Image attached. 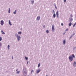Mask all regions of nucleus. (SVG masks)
I'll list each match as a JSON object with an SVG mask.
<instances>
[{
    "instance_id": "f257e3e1",
    "label": "nucleus",
    "mask_w": 76,
    "mask_h": 76,
    "mask_svg": "<svg viewBox=\"0 0 76 76\" xmlns=\"http://www.w3.org/2000/svg\"><path fill=\"white\" fill-rule=\"evenodd\" d=\"M40 19H41V16H39L37 17L36 18V20H40Z\"/></svg>"
},
{
    "instance_id": "f03ea898",
    "label": "nucleus",
    "mask_w": 76,
    "mask_h": 76,
    "mask_svg": "<svg viewBox=\"0 0 76 76\" xmlns=\"http://www.w3.org/2000/svg\"><path fill=\"white\" fill-rule=\"evenodd\" d=\"M15 35L16 37L17 38L18 41H19V36H18V35L17 34H16Z\"/></svg>"
},
{
    "instance_id": "7ed1b4c3",
    "label": "nucleus",
    "mask_w": 76,
    "mask_h": 76,
    "mask_svg": "<svg viewBox=\"0 0 76 76\" xmlns=\"http://www.w3.org/2000/svg\"><path fill=\"white\" fill-rule=\"evenodd\" d=\"M4 24V21L3 20H2L1 21V25L2 26H3Z\"/></svg>"
},
{
    "instance_id": "20e7f679",
    "label": "nucleus",
    "mask_w": 76,
    "mask_h": 76,
    "mask_svg": "<svg viewBox=\"0 0 76 76\" xmlns=\"http://www.w3.org/2000/svg\"><path fill=\"white\" fill-rule=\"evenodd\" d=\"M56 15L57 18H58V15L59 14H58V11H57L56 12Z\"/></svg>"
},
{
    "instance_id": "39448f33",
    "label": "nucleus",
    "mask_w": 76,
    "mask_h": 76,
    "mask_svg": "<svg viewBox=\"0 0 76 76\" xmlns=\"http://www.w3.org/2000/svg\"><path fill=\"white\" fill-rule=\"evenodd\" d=\"M52 30L53 31H54V25H52Z\"/></svg>"
},
{
    "instance_id": "423d86ee",
    "label": "nucleus",
    "mask_w": 76,
    "mask_h": 76,
    "mask_svg": "<svg viewBox=\"0 0 76 76\" xmlns=\"http://www.w3.org/2000/svg\"><path fill=\"white\" fill-rule=\"evenodd\" d=\"M63 44L64 45H65L66 44V40L65 39L63 41Z\"/></svg>"
},
{
    "instance_id": "0eeeda50",
    "label": "nucleus",
    "mask_w": 76,
    "mask_h": 76,
    "mask_svg": "<svg viewBox=\"0 0 76 76\" xmlns=\"http://www.w3.org/2000/svg\"><path fill=\"white\" fill-rule=\"evenodd\" d=\"M69 20L71 22H72V21H73V18H69Z\"/></svg>"
},
{
    "instance_id": "6e6552de",
    "label": "nucleus",
    "mask_w": 76,
    "mask_h": 76,
    "mask_svg": "<svg viewBox=\"0 0 76 76\" xmlns=\"http://www.w3.org/2000/svg\"><path fill=\"white\" fill-rule=\"evenodd\" d=\"M69 57H75V55L72 54V55L69 56Z\"/></svg>"
},
{
    "instance_id": "1a4fd4ad",
    "label": "nucleus",
    "mask_w": 76,
    "mask_h": 76,
    "mask_svg": "<svg viewBox=\"0 0 76 76\" xmlns=\"http://www.w3.org/2000/svg\"><path fill=\"white\" fill-rule=\"evenodd\" d=\"M1 32L2 33V34H3L4 35L5 34V33L3 31V30H1Z\"/></svg>"
},
{
    "instance_id": "9d476101",
    "label": "nucleus",
    "mask_w": 76,
    "mask_h": 76,
    "mask_svg": "<svg viewBox=\"0 0 76 76\" xmlns=\"http://www.w3.org/2000/svg\"><path fill=\"white\" fill-rule=\"evenodd\" d=\"M41 72V70L40 69H38L37 72V73H39V72Z\"/></svg>"
},
{
    "instance_id": "9b49d317",
    "label": "nucleus",
    "mask_w": 76,
    "mask_h": 76,
    "mask_svg": "<svg viewBox=\"0 0 76 76\" xmlns=\"http://www.w3.org/2000/svg\"><path fill=\"white\" fill-rule=\"evenodd\" d=\"M9 23L10 26H12V24L11 23V22H10V20H9Z\"/></svg>"
},
{
    "instance_id": "f8f14e48",
    "label": "nucleus",
    "mask_w": 76,
    "mask_h": 76,
    "mask_svg": "<svg viewBox=\"0 0 76 76\" xmlns=\"http://www.w3.org/2000/svg\"><path fill=\"white\" fill-rule=\"evenodd\" d=\"M69 59L71 61H73V57H69Z\"/></svg>"
},
{
    "instance_id": "ddd939ff",
    "label": "nucleus",
    "mask_w": 76,
    "mask_h": 76,
    "mask_svg": "<svg viewBox=\"0 0 76 76\" xmlns=\"http://www.w3.org/2000/svg\"><path fill=\"white\" fill-rule=\"evenodd\" d=\"M31 4H34V0H31Z\"/></svg>"
},
{
    "instance_id": "4468645a",
    "label": "nucleus",
    "mask_w": 76,
    "mask_h": 76,
    "mask_svg": "<svg viewBox=\"0 0 76 76\" xmlns=\"http://www.w3.org/2000/svg\"><path fill=\"white\" fill-rule=\"evenodd\" d=\"M56 14L55 13L53 14V17H54V18H56Z\"/></svg>"
},
{
    "instance_id": "2eb2a0df",
    "label": "nucleus",
    "mask_w": 76,
    "mask_h": 76,
    "mask_svg": "<svg viewBox=\"0 0 76 76\" xmlns=\"http://www.w3.org/2000/svg\"><path fill=\"white\" fill-rule=\"evenodd\" d=\"M73 66H76V62H75V61L74 62V64H73Z\"/></svg>"
},
{
    "instance_id": "dca6fc26",
    "label": "nucleus",
    "mask_w": 76,
    "mask_h": 76,
    "mask_svg": "<svg viewBox=\"0 0 76 76\" xmlns=\"http://www.w3.org/2000/svg\"><path fill=\"white\" fill-rule=\"evenodd\" d=\"M8 13H10V8L9 9Z\"/></svg>"
},
{
    "instance_id": "f3484780",
    "label": "nucleus",
    "mask_w": 76,
    "mask_h": 76,
    "mask_svg": "<svg viewBox=\"0 0 76 76\" xmlns=\"http://www.w3.org/2000/svg\"><path fill=\"white\" fill-rule=\"evenodd\" d=\"M75 34L74 33L73 34H72L70 36V38H72L73 37V35H75Z\"/></svg>"
},
{
    "instance_id": "a211bd4d",
    "label": "nucleus",
    "mask_w": 76,
    "mask_h": 76,
    "mask_svg": "<svg viewBox=\"0 0 76 76\" xmlns=\"http://www.w3.org/2000/svg\"><path fill=\"white\" fill-rule=\"evenodd\" d=\"M16 11H17V10H15V12H13V13L14 14H16Z\"/></svg>"
},
{
    "instance_id": "6ab92c4d",
    "label": "nucleus",
    "mask_w": 76,
    "mask_h": 76,
    "mask_svg": "<svg viewBox=\"0 0 76 76\" xmlns=\"http://www.w3.org/2000/svg\"><path fill=\"white\" fill-rule=\"evenodd\" d=\"M71 25H72V23H70L69 25V26H71Z\"/></svg>"
},
{
    "instance_id": "aec40b11",
    "label": "nucleus",
    "mask_w": 76,
    "mask_h": 76,
    "mask_svg": "<svg viewBox=\"0 0 76 76\" xmlns=\"http://www.w3.org/2000/svg\"><path fill=\"white\" fill-rule=\"evenodd\" d=\"M2 46V44H1V42H0V48H1Z\"/></svg>"
},
{
    "instance_id": "412c9836",
    "label": "nucleus",
    "mask_w": 76,
    "mask_h": 76,
    "mask_svg": "<svg viewBox=\"0 0 76 76\" xmlns=\"http://www.w3.org/2000/svg\"><path fill=\"white\" fill-rule=\"evenodd\" d=\"M40 65H41V64H40V63H39L38 65V67H39Z\"/></svg>"
},
{
    "instance_id": "4be33fe9",
    "label": "nucleus",
    "mask_w": 76,
    "mask_h": 76,
    "mask_svg": "<svg viewBox=\"0 0 76 76\" xmlns=\"http://www.w3.org/2000/svg\"><path fill=\"white\" fill-rule=\"evenodd\" d=\"M73 50H76V47H74L73 48Z\"/></svg>"
},
{
    "instance_id": "5701e85b",
    "label": "nucleus",
    "mask_w": 76,
    "mask_h": 76,
    "mask_svg": "<svg viewBox=\"0 0 76 76\" xmlns=\"http://www.w3.org/2000/svg\"><path fill=\"white\" fill-rule=\"evenodd\" d=\"M10 48V46L9 45H8V50H9V48Z\"/></svg>"
},
{
    "instance_id": "b1692460",
    "label": "nucleus",
    "mask_w": 76,
    "mask_h": 76,
    "mask_svg": "<svg viewBox=\"0 0 76 76\" xmlns=\"http://www.w3.org/2000/svg\"><path fill=\"white\" fill-rule=\"evenodd\" d=\"M2 40V38L1 37H0V41H1Z\"/></svg>"
},
{
    "instance_id": "393cba45",
    "label": "nucleus",
    "mask_w": 76,
    "mask_h": 76,
    "mask_svg": "<svg viewBox=\"0 0 76 76\" xmlns=\"http://www.w3.org/2000/svg\"><path fill=\"white\" fill-rule=\"evenodd\" d=\"M46 32L48 34V33H49V31H48V30H46Z\"/></svg>"
},
{
    "instance_id": "a878e982",
    "label": "nucleus",
    "mask_w": 76,
    "mask_h": 76,
    "mask_svg": "<svg viewBox=\"0 0 76 76\" xmlns=\"http://www.w3.org/2000/svg\"><path fill=\"white\" fill-rule=\"evenodd\" d=\"M70 16V17H71V18H73V15H72V14H71Z\"/></svg>"
},
{
    "instance_id": "bb28decb",
    "label": "nucleus",
    "mask_w": 76,
    "mask_h": 76,
    "mask_svg": "<svg viewBox=\"0 0 76 76\" xmlns=\"http://www.w3.org/2000/svg\"><path fill=\"white\" fill-rule=\"evenodd\" d=\"M53 14L55 13V11H54V10H53Z\"/></svg>"
},
{
    "instance_id": "cd10ccee",
    "label": "nucleus",
    "mask_w": 76,
    "mask_h": 76,
    "mask_svg": "<svg viewBox=\"0 0 76 76\" xmlns=\"http://www.w3.org/2000/svg\"><path fill=\"white\" fill-rule=\"evenodd\" d=\"M68 30H69V28H67V29H66L65 31H68Z\"/></svg>"
},
{
    "instance_id": "c85d7f7f",
    "label": "nucleus",
    "mask_w": 76,
    "mask_h": 76,
    "mask_svg": "<svg viewBox=\"0 0 76 76\" xmlns=\"http://www.w3.org/2000/svg\"><path fill=\"white\" fill-rule=\"evenodd\" d=\"M19 34H22V32L21 31L19 32Z\"/></svg>"
},
{
    "instance_id": "c756f323",
    "label": "nucleus",
    "mask_w": 76,
    "mask_h": 76,
    "mask_svg": "<svg viewBox=\"0 0 76 76\" xmlns=\"http://www.w3.org/2000/svg\"><path fill=\"white\" fill-rule=\"evenodd\" d=\"M32 72H34V70H32L31 71V74L32 73Z\"/></svg>"
},
{
    "instance_id": "7c9ffc66",
    "label": "nucleus",
    "mask_w": 76,
    "mask_h": 76,
    "mask_svg": "<svg viewBox=\"0 0 76 76\" xmlns=\"http://www.w3.org/2000/svg\"><path fill=\"white\" fill-rule=\"evenodd\" d=\"M19 71L17 72L16 73H17V74H19Z\"/></svg>"
},
{
    "instance_id": "2f4dec72",
    "label": "nucleus",
    "mask_w": 76,
    "mask_h": 76,
    "mask_svg": "<svg viewBox=\"0 0 76 76\" xmlns=\"http://www.w3.org/2000/svg\"><path fill=\"white\" fill-rule=\"evenodd\" d=\"M61 26H63V23H61Z\"/></svg>"
},
{
    "instance_id": "473e14b6",
    "label": "nucleus",
    "mask_w": 76,
    "mask_h": 76,
    "mask_svg": "<svg viewBox=\"0 0 76 76\" xmlns=\"http://www.w3.org/2000/svg\"><path fill=\"white\" fill-rule=\"evenodd\" d=\"M45 25L43 26V27L44 29V28H45Z\"/></svg>"
},
{
    "instance_id": "72a5a7b5",
    "label": "nucleus",
    "mask_w": 76,
    "mask_h": 76,
    "mask_svg": "<svg viewBox=\"0 0 76 76\" xmlns=\"http://www.w3.org/2000/svg\"><path fill=\"white\" fill-rule=\"evenodd\" d=\"M55 7L56 9H57V7Z\"/></svg>"
},
{
    "instance_id": "f704fd0d",
    "label": "nucleus",
    "mask_w": 76,
    "mask_h": 76,
    "mask_svg": "<svg viewBox=\"0 0 76 76\" xmlns=\"http://www.w3.org/2000/svg\"><path fill=\"white\" fill-rule=\"evenodd\" d=\"M25 58H26V60H28V58H27V57H26Z\"/></svg>"
},
{
    "instance_id": "c9c22d12",
    "label": "nucleus",
    "mask_w": 76,
    "mask_h": 76,
    "mask_svg": "<svg viewBox=\"0 0 76 76\" xmlns=\"http://www.w3.org/2000/svg\"><path fill=\"white\" fill-rule=\"evenodd\" d=\"M64 2H66V0H64Z\"/></svg>"
},
{
    "instance_id": "e433bc0d",
    "label": "nucleus",
    "mask_w": 76,
    "mask_h": 76,
    "mask_svg": "<svg viewBox=\"0 0 76 76\" xmlns=\"http://www.w3.org/2000/svg\"><path fill=\"white\" fill-rule=\"evenodd\" d=\"M75 24H74L73 26V27H75Z\"/></svg>"
},
{
    "instance_id": "4c0bfd02",
    "label": "nucleus",
    "mask_w": 76,
    "mask_h": 76,
    "mask_svg": "<svg viewBox=\"0 0 76 76\" xmlns=\"http://www.w3.org/2000/svg\"><path fill=\"white\" fill-rule=\"evenodd\" d=\"M66 34V32H64L63 33V35H64Z\"/></svg>"
},
{
    "instance_id": "58836bf2",
    "label": "nucleus",
    "mask_w": 76,
    "mask_h": 76,
    "mask_svg": "<svg viewBox=\"0 0 76 76\" xmlns=\"http://www.w3.org/2000/svg\"><path fill=\"white\" fill-rule=\"evenodd\" d=\"M74 25H76V22L74 24Z\"/></svg>"
},
{
    "instance_id": "ea45409f",
    "label": "nucleus",
    "mask_w": 76,
    "mask_h": 76,
    "mask_svg": "<svg viewBox=\"0 0 76 76\" xmlns=\"http://www.w3.org/2000/svg\"><path fill=\"white\" fill-rule=\"evenodd\" d=\"M19 38L20 39V38H21V37H20V36H19Z\"/></svg>"
},
{
    "instance_id": "a19ab883",
    "label": "nucleus",
    "mask_w": 76,
    "mask_h": 76,
    "mask_svg": "<svg viewBox=\"0 0 76 76\" xmlns=\"http://www.w3.org/2000/svg\"><path fill=\"white\" fill-rule=\"evenodd\" d=\"M28 63H29V62L27 61V64H28Z\"/></svg>"
},
{
    "instance_id": "79ce46f5",
    "label": "nucleus",
    "mask_w": 76,
    "mask_h": 76,
    "mask_svg": "<svg viewBox=\"0 0 76 76\" xmlns=\"http://www.w3.org/2000/svg\"><path fill=\"white\" fill-rule=\"evenodd\" d=\"M55 7H56V5H55Z\"/></svg>"
},
{
    "instance_id": "37998d69",
    "label": "nucleus",
    "mask_w": 76,
    "mask_h": 76,
    "mask_svg": "<svg viewBox=\"0 0 76 76\" xmlns=\"http://www.w3.org/2000/svg\"><path fill=\"white\" fill-rule=\"evenodd\" d=\"M18 34H19V31L18 32Z\"/></svg>"
},
{
    "instance_id": "c03bdc74",
    "label": "nucleus",
    "mask_w": 76,
    "mask_h": 76,
    "mask_svg": "<svg viewBox=\"0 0 76 76\" xmlns=\"http://www.w3.org/2000/svg\"><path fill=\"white\" fill-rule=\"evenodd\" d=\"M21 30H22V28H21Z\"/></svg>"
},
{
    "instance_id": "a18cd8bd",
    "label": "nucleus",
    "mask_w": 76,
    "mask_h": 76,
    "mask_svg": "<svg viewBox=\"0 0 76 76\" xmlns=\"http://www.w3.org/2000/svg\"><path fill=\"white\" fill-rule=\"evenodd\" d=\"M17 70H18V69L16 70V71H17Z\"/></svg>"
},
{
    "instance_id": "49530a36",
    "label": "nucleus",
    "mask_w": 76,
    "mask_h": 76,
    "mask_svg": "<svg viewBox=\"0 0 76 76\" xmlns=\"http://www.w3.org/2000/svg\"><path fill=\"white\" fill-rule=\"evenodd\" d=\"M25 57H26V56H25Z\"/></svg>"
},
{
    "instance_id": "de8ad7c7",
    "label": "nucleus",
    "mask_w": 76,
    "mask_h": 76,
    "mask_svg": "<svg viewBox=\"0 0 76 76\" xmlns=\"http://www.w3.org/2000/svg\"><path fill=\"white\" fill-rule=\"evenodd\" d=\"M12 59H13V57H12Z\"/></svg>"
},
{
    "instance_id": "09e8293b",
    "label": "nucleus",
    "mask_w": 76,
    "mask_h": 76,
    "mask_svg": "<svg viewBox=\"0 0 76 76\" xmlns=\"http://www.w3.org/2000/svg\"><path fill=\"white\" fill-rule=\"evenodd\" d=\"M46 76H48V75H46Z\"/></svg>"
},
{
    "instance_id": "8fccbe9b",
    "label": "nucleus",
    "mask_w": 76,
    "mask_h": 76,
    "mask_svg": "<svg viewBox=\"0 0 76 76\" xmlns=\"http://www.w3.org/2000/svg\"><path fill=\"white\" fill-rule=\"evenodd\" d=\"M12 57H13V56H12Z\"/></svg>"
}]
</instances>
